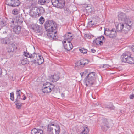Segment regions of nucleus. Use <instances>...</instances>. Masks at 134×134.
I'll return each mask as SVG.
<instances>
[{
	"instance_id": "1",
	"label": "nucleus",
	"mask_w": 134,
	"mask_h": 134,
	"mask_svg": "<svg viewBox=\"0 0 134 134\" xmlns=\"http://www.w3.org/2000/svg\"><path fill=\"white\" fill-rule=\"evenodd\" d=\"M118 18L119 20L122 22L117 25L116 29L117 31L126 33L130 29L132 25L131 20L125 13L122 12L119 13Z\"/></svg>"
},
{
	"instance_id": "2",
	"label": "nucleus",
	"mask_w": 134,
	"mask_h": 134,
	"mask_svg": "<svg viewBox=\"0 0 134 134\" xmlns=\"http://www.w3.org/2000/svg\"><path fill=\"white\" fill-rule=\"evenodd\" d=\"M48 131L49 134H59L60 129L59 125L53 123H50L48 125Z\"/></svg>"
},
{
	"instance_id": "3",
	"label": "nucleus",
	"mask_w": 134,
	"mask_h": 134,
	"mask_svg": "<svg viewBox=\"0 0 134 134\" xmlns=\"http://www.w3.org/2000/svg\"><path fill=\"white\" fill-rule=\"evenodd\" d=\"M56 27L55 23L53 21L48 20L44 24V27L46 31L55 30Z\"/></svg>"
},
{
	"instance_id": "4",
	"label": "nucleus",
	"mask_w": 134,
	"mask_h": 134,
	"mask_svg": "<svg viewBox=\"0 0 134 134\" xmlns=\"http://www.w3.org/2000/svg\"><path fill=\"white\" fill-rule=\"evenodd\" d=\"M95 73H90L85 78V80L86 84H93L95 83L96 78L95 77Z\"/></svg>"
},
{
	"instance_id": "5",
	"label": "nucleus",
	"mask_w": 134,
	"mask_h": 134,
	"mask_svg": "<svg viewBox=\"0 0 134 134\" xmlns=\"http://www.w3.org/2000/svg\"><path fill=\"white\" fill-rule=\"evenodd\" d=\"M52 4L54 7L62 8L65 4L64 0H51Z\"/></svg>"
},
{
	"instance_id": "6",
	"label": "nucleus",
	"mask_w": 134,
	"mask_h": 134,
	"mask_svg": "<svg viewBox=\"0 0 134 134\" xmlns=\"http://www.w3.org/2000/svg\"><path fill=\"white\" fill-rule=\"evenodd\" d=\"M111 120L110 121L111 122ZM110 120L105 118L102 119V122L101 123V129L103 131H106L110 127Z\"/></svg>"
},
{
	"instance_id": "7",
	"label": "nucleus",
	"mask_w": 134,
	"mask_h": 134,
	"mask_svg": "<svg viewBox=\"0 0 134 134\" xmlns=\"http://www.w3.org/2000/svg\"><path fill=\"white\" fill-rule=\"evenodd\" d=\"M20 3L19 0H6V4L12 7L18 6Z\"/></svg>"
},
{
	"instance_id": "8",
	"label": "nucleus",
	"mask_w": 134,
	"mask_h": 134,
	"mask_svg": "<svg viewBox=\"0 0 134 134\" xmlns=\"http://www.w3.org/2000/svg\"><path fill=\"white\" fill-rule=\"evenodd\" d=\"M131 55V53L129 52H126L123 53L121 56L122 61L125 63H128L129 58Z\"/></svg>"
},
{
	"instance_id": "9",
	"label": "nucleus",
	"mask_w": 134,
	"mask_h": 134,
	"mask_svg": "<svg viewBox=\"0 0 134 134\" xmlns=\"http://www.w3.org/2000/svg\"><path fill=\"white\" fill-rule=\"evenodd\" d=\"M55 86L54 84H50L48 87H45L42 89V91L44 93H50L52 90H54Z\"/></svg>"
},
{
	"instance_id": "10",
	"label": "nucleus",
	"mask_w": 134,
	"mask_h": 134,
	"mask_svg": "<svg viewBox=\"0 0 134 134\" xmlns=\"http://www.w3.org/2000/svg\"><path fill=\"white\" fill-rule=\"evenodd\" d=\"M47 35L49 38L51 40L56 38V34L55 30L47 31Z\"/></svg>"
},
{
	"instance_id": "11",
	"label": "nucleus",
	"mask_w": 134,
	"mask_h": 134,
	"mask_svg": "<svg viewBox=\"0 0 134 134\" xmlns=\"http://www.w3.org/2000/svg\"><path fill=\"white\" fill-rule=\"evenodd\" d=\"M73 34L70 32L66 34L63 36L65 41H64V43H66V42H70L73 39Z\"/></svg>"
},
{
	"instance_id": "12",
	"label": "nucleus",
	"mask_w": 134,
	"mask_h": 134,
	"mask_svg": "<svg viewBox=\"0 0 134 134\" xmlns=\"http://www.w3.org/2000/svg\"><path fill=\"white\" fill-rule=\"evenodd\" d=\"M23 18L22 16H17L16 17L14 20L12 19H10V21L11 23H10V24H12L13 25L14 23H16L18 24H20L23 21Z\"/></svg>"
},
{
	"instance_id": "13",
	"label": "nucleus",
	"mask_w": 134,
	"mask_h": 134,
	"mask_svg": "<svg viewBox=\"0 0 134 134\" xmlns=\"http://www.w3.org/2000/svg\"><path fill=\"white\" fill-rule=\"evenodd\" d=\"M8 47V51L9 52H13L17 49V47L15 46L14 43L10 42Z\"/></svg>"
},
{
	"instance_id": "14",
	"label": "nucleus",
	"mask_w": 134,
	"mask_h": 134,
	"mask_svg": "<svg viewBox=\"0 0 134 134\" xmlns=\"http://www.w3.org/2000/svg\"><path fill=\"white\" fill-rule=\"evenodd\" d=\"M66 42L67 43H64V42H62L65 49L67 51H70L71 50L73 47L72 44L70 42Z\"/></svg>"
},
{
	"instance_id": "15",
	"label": "nucleus",
	"mask_w": 134,
	"mask_h": 134,
	"mask_svg": "<svg viewBox=\"0 0 134 134\" xmlns=\"http://www.w3.org/2000/svg\"><path fill=\"white\" fill-rule=\"evenodd\" d=\"M12 24H11L10 26L13 27V30L17 34H18L20 32L21 30V27L19 25H16L15 26H14Z\"/></svg>"
},
{
	"instance_id": "16",
	"label": "nucleus",
	"mask_w": 134,
	"mask_h": 134,
	"mask_svg": "<svg viewBox=\"0 0 134 134\" xmlns=\"http://www.w3.org/2000/svg\"><path fill=\"white\" fill-rule=\"evenodd\" d=\"M110 34L108 35L107 36L112 38H114L116 36L117 33L116 29L114 28H113L110 32Z\"/></svg>"
},
{
	"instance_id": "17",
	"label": "nucleus",
	"mask_w": 134,
	"mask_h": 134,
	"mask_svg": "<svg viewBox=\"0 0 134 134\" xmlns=\"http://www.w3.org/2000/svg\"><path fill=\"white\" fill-rule=\"evenodd\" d=\"M7 19L5 18H0V25L2 26H4L7 24Z\"/></svg>"
},
{
	"instance_id": "18",
	"label": "nucleus",
	"mask_w": 134,
	"mask_h": 134,
	"mask_svg": "<svg viewBox=\"0 0 134 134\" xmlns=\"http://www.w3.org/2000/svg\"><path fill=\"white\" fill-rule=\"evenodd\" d=\"M43 133V131L42 130L37 129L36 128L32 130L31 132V134H42Z\"/></svg>"
},
{
	"instance_id": "19",
	"label": "nucleus",
	"mask_w": 134,
	"mask_h": 134,
	"mask_svg": "<svg viewBox=\"0 0 134 134\" xmlns=\"http://www.w3.org/2000/svg\"><path fill=\"white\" fill-rule=\"evenodd\" d=\"M59 79V76L58 74H54L51 76V82L54 83V82L57 81Z\"/></svg>"
},
{
	"instance_id": "20",
	"label": "nucleus",
	"mask_w": 134,
	"mask_h": 134,
	"mask_svg": "<svg viewBox=\"0 0 134 134\" xmlns=\"http://www.w3.org/2000/svg\"><path fill=\"white\" fill-rule=\"evenodd\" d=\"M10 41L9 39L7 37L0 38V43L3 44H8L9 43Z\"/></svg>"
},
{
	"instance_id": "21",
	"label": "nucleus",
	"mask_w": 134,
	"mask_h": 134,
	"mask_svg": "<svg viewBox=\"0 0 134 134\" xmlns=\"http://www.w3.org/2000/svg\"><path fill=\"white\" fill-rule=\"evenodd\" d=\"M89 132L88 128L87 126L83 127L82 131L81 132L80 134H88Z\"/></svg>"
},
{
	"instance_id": "22",
	"label": "nucleus",
	"mask_w": 134,
	"mask_h": 134,
	"mask_svg": "<svg viewBox=\"0 0 134 134\" xmlns=\"http://www.w3.org/2000/svg\"><path fill=\"white\" fill-rule=\"evenodd\" d=\"M43 62L44 59L43 57L41 55L38 56L37 61L36 62V63H37L38 64L40 65L42 64Z\"/></svg>"
},
{
	"instance_id": "23",
	"label": "nucleus",
	"mask_w": 134,
	"mask_h": 134,
	"mask_svg": "<svg viewBox=\"0 0 134 134\" xmlns=\"http://www.w3.org/2000/svg\"><path fill=\"white\" fill-rule=\"evenodd\" d=\"M38 10H39L38 8H37L35 11H34L32 10L31 11V13L33 12L34 14V15L33 16H35V15L36 16H37V15H38V16H40L41 15L40 11H38Z\"/></svg>"
},
{
	"instance_id": "24",
	"label": "nucleus",
	"mask_w": 134,
	"mask_h": 134,
	"mask_svg": "<svg viewBox=\"0 0 134 134\" xmlns=\"http://www.w3.org/2000/svg\"><path fill=\"white\" fill-rule=\"evenodd\" d=\"M21 92L20 90H17L16 91V94L17 96V98L16 99V101H18L20 100Z\"/></svg>"
},
{
	"instance_id": "25",
	"label": "nucleus",
	"mask_w": 134,
	"mask_h": 134,
	"mask_svg": "<svg viewBox=\"0 0 134 134\" xmlns=\"http://www.w3.org/2000/svg\"><path fill=\"white\" fill-rule=\"evenodd\" d=\"M21 63L23 65H25L26 64L29 63V62L27 60V59L26 58H23L21 60Z\"/></svg>"
},
{
	"instance_id": "26",
	"label": "nucleus",
	"mask_w": 134,
	"mask_h": 134,
	"mask_svg": "<svg viewBox=\"0 0 134 134\" xmlns=\"http://www.w3.org/2000/svg\"><path fill=\"white\" fill-rule=\"evenodd\" d=\"M102 38V40H104V37L103 36H100V37H99L97 38H96L95 40H94L93 41V42L94 43H95L96 44L98 45L99 44V42L100 41V38Z\"/></svg>"
},
{
	"instance_id": "27",
	"label": "nucleus",
	"mask_w": 134,
	"mask_h": 134,
	"mask_svg": "<svg viewBox=\"0 0 134 134\" xmlns=\"http://www.w3.org/2000/svg\"><path fill=\"white\" fill-rule=\"evenodd\" d=\"M15 102H16L15 105L16 106L17 108L18 109H21V108L22 104L20 102V100H19L18 101H17L16 100Z\"/></svg>"
},
{
	"instance_id": "28",
	"label": "nucleus",
	"mask_w": 134,
	"mask_h": 134,
	"mask_svg": "<svg viewBox=\"0 0 134 134\" xmlns=\"http://www.w3.org/2000/svg\"><path fill=\"white\" fill-rule=\"evenodd\" d=\"M128 63L130 64H134V58L132 57H131V56H130L128 61Z\"/></svg>"
},
{
	"instance_id": "29",
	"label": "nucleus",
	"mask_w": 134,
	"mask_h": 134,
	"mask_svg": "<svg viewBox=\"0 0 134 134\" xmlns=\"http://www.w3.org/2000/svg\"><path fill=\"white\" fill-rule=\"evenodd\" d=\"M38 54H36L34 53H33V57L32 58H33L34 61V62L36 63V62L37 61L38 57V56H40Z\"/></svg>"
},
{
	"instance_id": "30",
	"label": "nucleus",
	"mask_w": 134,
	"mask_h": 134,
	"mask_svg": "<svg viewBox=\"0 0 134 134\" xmlns=\"http://www.w3.org/2000/svg\"><path fill=\"white\" fill-rule=\"evenodd\" d=\"M50 1L49 0H39L38 1L39 3L41 5H43L44 3H47Z\"/></svg>"
},
{
	"instance_id": "31",
	"label": "nucleus",
	"mask_w": 134,
	"mask_h": 134,
	"mask_svg": "<svg viewBox=\"0 0 134 134\" xmlns=\"http://www.w3.org/2000/svg\"><path fill=\"white\" fill-rule=\"evenodd\" d=\"M24 55L26 57L30 58H32L33 57V54H31L29 52H25V51L24 52Z\"/></svg>"
},
{
	"instance_id": "32",
	"label": "nucleus",
	"mask_w": 134,
	"mask_h": 134,
	"mask_svg": "<svg viewBox=\"0 0 134 134\" xmlns=\"http://www.w3.org/2000/svg\"><path fill=\"white\" fill-rule=\"evenodd\" d=\"M104 30V34L105 35L107 36L110 34V32L111 31V30H110L109 29L106 28Z\"/></svg>"
},
{
	"instance_id": "33",
	"label": "nucleus",
	"mask_w": 134,
	"mask_h": 134,
	"mask_svg": "<svg viewBox=\"0 0 134 134\" xmlns=\"http://www.w3.org/2000/svg\"><path fill=\"white\" fill-rule=\"evenodd\" d=\"M86 61V59L81 60L79 63V64H80V66H83L85 65V63H86V62H85Z\"/></svg>"
},
{
	"instance_id": "34",
	"label": "nucleus",
	"mask_w": 134,
	"mask_h": 134,
	"mask_svg": "<svg viewBox=\"0 0 134 134\" xmlns=\"http://www.w3.org/2000/svg\"><path fill=\"white\" fill-rule=\"evenodd\" d=\"M39 20L40 23L41 24H43L45 21L44 19L42 16L40 17Z\"/></svg>"
},
{
	"instance_id": "35",
	"label": "nucleus",
	"mask_w": 134,
	"mask_h": 134,
	"mask_svg": "<svg viewBox=\"0 0 134 134\" xmlns=\"http://www.w3.org/2000/svg\"><path fill=\"white\" fill-rule=\"evenodd\" d=\"M12 12L14 15H16L19 13V11L17 9H15L13 10Z\"/></svg>"
},
{
	"instance_id": "36",
	"label": "nucleus",
	"mask_w": 134,
	"mask_h": 134,
	"mask_svg": "<svg viewBox=\"0 0 134 134\" xmlns=\"http://www.w3.org/2000/svg\"><path fill=\"white\" fill-rule=\"evenodd\" d=\"M39 10L38 11H40L41 14L44 13L45 12V10L42 7H41L39 8H38Z\"/></svg>"
},
{
	"instance_id": "37",
	"label": "nucleus",
	"mask_w": 134,
	"mask_h": 134,
	"mask_svg": "<svg viewBox=\"0 0 134 134\" xmlns=\"http://www.w3.org/2000/svg\"><path fill=\"white\" fill-rule=\"evenodd\" d=\"M80 52L83 53H86L87 52V50L83 48H82L81 49H79Z\"/></svg>"
},
{
	"instance_id": "38",
	"label": "nucleus",
	"mask_w": 134,
	"mask_h": 134,
	"mask_svg": "<svg viewBox=\"0 0 134 134\" xmlns=\"http://www.w3.org/2000/svg\"><path fill=\"white\" fill-rule=\"evenodd\" d=\"M87 73L88 72L87 70H86L83 72L80 73V74L81 76L82 77L83 76H85L87 74Z\"/></svg>"
},
{
	"instance_id": "39",
	"label": "nucleus",
	"mask_w": 134,
	"mask_h": 134,
	"mask_svg": "<svg viewBox=\"0 0 134 134\" xmlns=\"http://www.w3.org/2000/svg\"><path fill=\"white\" fill-rule=\"evenodd\" d=\"M10 99L12 101H13L14 99V95L13 92L10 93Z\"/></svg>"
},
{
	"instance_id": "40",
	"label": "nucleus",
	"mask_w": 134,
	"mask_h": 134,
	"mask_svg": "<svg viewBox=\"0 0 134 134\" xmlns=\"http://www.w3.org/2000/svg\"><path fill=\"white\" fill-rule=\"evenodd\" d=\"M39 27V26L37 25H36L35 27H34L33 28V30H35V31H37L38 32H40V30L39 29H38Z\"/></svg>"
},
{
	"instance_id": "41",
	"label": "nucleus",
	"mask_w": 134,
	"mask_h": 134,
	"mask_svg": "<svg viewBox=\"0 0 134 134\" xmlns=\"http://www.w3.org/2000/svg\"><path fill=\"white\" fill-rule=\"evenodd\" d=\"M94 12V9L93 7H92L87 12L88 13H93Z\"/></svg>"
},
{
	"instance_id": "42",
	"label": "nucleus",
	"mask_w": 134,
	"mask_h": 134,
	"mask_svg": "<svg viewBox=\"0 0 134 134\" xmlns=\"http://www.w3.org/2000/svg\"><path fill=\"white\" fill-rule=\"evenodd\" d=\"M106 107L110 110H114L115 108L112 105L110 106L108 105Z\"/></svg>"
},
{
	"instance_id": "43",
	"label": "nucleus",
	"mask_w": 134,
	"mask_h": 134,
	"mask_svg": "<svg viewBox=\"0 0 134 134\" xmlns=\"http://www.w3.org/2000/svg\"><path fill=\"white\" fill-rule=\"evenodd\" d=\"M65 12L67 15H68L71 12L68 9L66 8V9H65Z\"/></svg>"
},
{
	"instance_id": "44",
	"label": "nucleus",
	"mask_w": 134,
	"mask_h": 134,
	"mask_svg": "<svg viewBox=\"0 0 134 134\" xmlns=\"http://www.w3.org/2000/svg\"><path fill=\"white\" fill-rule=\"evenodd\" d=\"M91 7L89 6H87L86 8V9L87 11V12L89 11V10L91 8Z\"/></svg>"
},
{
	"instance_id": "45",
	"label": "nucleus",
	"mask_w": 134,
	"mask_h": 134,
	"mask_svg": "<svg viewBox=\"0 0 134 134\" xmlns=\"http://www.w3.org/2000/svg\"><path fill=\"white\" fill-rule=\"evenodd\" d=\"M109 65L108 64H105L103 65V67L105 68H109Z\"/></svg>"
},
{
	"instance_id": "46",
	"label": "nucleus",
	"mask_w": 134,
	"mask_h": 134,
	"mask_svg": "<svg viewBox=\"0 0 134 134\" xmlns=\"http://www.w3.org/2000/svg\"><path fill=\"white\" fill-rule=\"evenodd\" d=\"M130 98V99H133L134 98V94H132L130 95L129 96Z\"/></svg>"
},
{
	"instance_id": "47",
	"label": "nucleus",
	"mask_w": 134,
	"mask_h": 134,
	"mask_svg": "<svg viewBox=\"0 0 134 134\" xmlns=\"http://www.w3.org/2000/svg\"><path fill=\"white\" fill-rule=\"evenodd\" d=\"M85 36L86 37H87V38H90V36L88 34H86L85 35Z\"/></svg>"
},
{
	"instance_id": "48",
	"label": "nucleus",
	"mask_w": 134,
	"mask_h": 134,
	"mask_svg": "<svg viewBox=\"0 0 134 134\" xmlns=\"http://www.w3.org/2000/svg\"><path fill=\"white\" fill-rule=\"evenodd\" d=\"M99 44L100 45H101L103 44V42L101 41V39H100V41L99 42Z\"/></svg>"
},
{
	"instance_id": "49",
	"label": "nucleus",
	"mask_w": 134,
	"mask_h": 134,
	"mask_svg": "<svg viewBox=\"0 0 134 134\" xmlns=\"http://www.w3.org/2000/svg\"><path fill=\"white\" fill-rule=\"evenodd\" d=\"M91 51L92 53H95L96 52V51L94 49H91Z\"/></svg>"
},
{
	"instance_id": "50",
	"label": "nucleus",
	"mask_w": 134,
	"mask_h": 134,
	"mask_svg": "<svg viewBox=\"0 0 134 134\" xmlns=\"http://www.w3.org/2000/svg\"><path fill=\"white\" fill-rule=\"evenodd\" d=\"M131 49L134 52V46L133 45H132V46Z\"/></svg>"
},
{
	"instance_id": "51",
	"label": "nucleus",
	"mask_w": 134,
	"mask_h": 134,
	"mask_svg": "<svg viewBox=\"0 0 134 134\" xmlns=\"http://www.w3.org/2000/svg\"><path fill=\"white\" fill-rule=\"evenodd\" d=\"M92 22H93L92 21H90L89 22V24H91V25H94V24L92 23Z\"/></svg>"
},
{
	"instance_id": "52",
	"label": "nucleus",
	"mask_w": 134,
	"mask_h": 134,
	"mask_svg": "<svg viewBox=\"0 0 134 134\" xmlns=\"http://www.w3.org/2000/svg\"><path fill=\"white\" fill-rule=\"evenodd\" d=\"M2 69L0 68V77H1V76L2 73Z\"/></svg>"
},
{
	"instance_id": "53",
	"label": "nucleus",
	"mask_w": 134,
	"mask_h": 134,
	"mask_svg": "<svg viewBox=\"0 0 134 134\" xmlns=\"http://www.w3.org/2000/svg\"><path fill=\"white\" fill-rule=\"evenodd\" d=\"M88 61L87 60H86V61L85 62H86V63H85V65L86 64H87L88 63Z\"/></svg>"
},
{
	"instance_id": "54",
	"label": "nucleus",
	"mask_w": 134,
	"mask_h": 134,
	"mask_svg": "<svg viewBox=\"0 0 134 134\" xmlns=\"http://www.w3.org/2000/svg\"><path fill=\"white\" fill-rule=\"evenodd\" d=\"M61 96H62V97H64V94L63 93H62L61 94Z\"/></svg>"
},
{
	"instance_id": "55",
	"label": "nucleus",
	"mask_w": 134,
	"mask_h": 134,
	"mask_svg": "<svg viewBox=\"0 0 134 134\" xmlns=\"http://www.w3.org/2000/svg\"><path fill=\"white\" fill-rule=\"evenodd\" d=\"M7 32L6 31H5L3 32V33L4 34H7Z\"/></svg>"
},
{
	"instance_id": "56",
	"label": "nucleus",
	"mask_w": 134,
	"mask_h": 134,
	"mask_svg": "<svg viewBox=\"0 0 134 134\" xmlns=\"http://www.w3.org/2000/svg\"><path fill=\"white\" fill-rule=\"evenodd\" d=\"M26 98V97L25 96H24V97L23 98V100H24Z\"/></svg>"
},
{
	"instance_id": "57",
	"label": "nucleus",
	"mask_w": 134,
	"mask_h": 134,
	"mask_svg": "<svg viewBox=\"0 0 134 134\" xmlns=\"http://www.w3.org/2000/svg\"><path fill=\"white\" fill-rule=\"evenodd\" d=\"M99 104L98 103H96L95 105V107H96Z\"/></svg>"
},
{
	"instance_id": "58",
	"label": "nucleus",
	"mask_w": 134,
	"mask_h": 134,
	"mask_svg": "<svg viewBox=\"0 0 134 134\" xmlns=\"http://www.w3.org/2000/svg\"><path fill=\"white\" fill-rule=\"evenodd\" d=\"M12 79L11 80H12L13 81H14V80L15 79V78H14V79H13V77H12Z\"/></svg>"
},
{
	"instance_id": "59",
	"label": "nucleus",
	"mask_w": 134,
	"mask_h": 134,
	"mask_svg": "<svg viewBox=\"0 0 134 134\" xmlns=\"http://www.w3.org/2000/svg\"><path fill=\"white\" fill-rule=\"evenodd\" d=\"M88 85H89V84H85V85H86V87H87V86H88Z\"/></svg>"
},
{
	"instance_id": "60",
	"label": "nucleus",
	"mask_w": 134,
	"mask_h": 134,
	"mask_svg": "<svg viewBox=\"0 0 134 134\" xmlns=\"http://www.w3.org/2000/svg\"><path fill=\"white\" fill-rule=\"evenodd\" d=\"M100 79L101 80H102V78L101 77H100Z\"/></svg>"
}]
</instances>
